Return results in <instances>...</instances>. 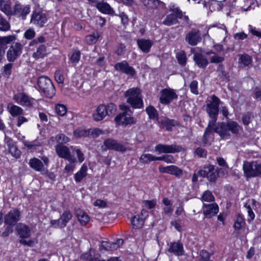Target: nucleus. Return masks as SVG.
I'll use <instances>...</instances> for the list:
<instances>
[{"label": "nucleus", "instance_id": "412c9836", "mask_svg": "<svg viewBox=\"0 0 261 261\" xmlns=\"http://www.w3.org/2000/svg\"><path fill=\"white\" fill-rule=\"evenodd\" d=\"M159 170L161 173H166L174 175L176 177H180L182 175V170L176 166L171 165L166 167L160 166Z\"/></svg>", "mask_w": 261, "mask_h": 261}, {"label": "nucleus", "instance_id": "b1692460", "mask_svg": "<svg viewBox=\"0 0 261 261\" xmlns=\"http://www.w3.org/2000/svg\"><path fill=\"white\" fill-rule=\"evenodd\" d=\"M5 142L12 156L16 159L19 158L21 151L17 148L12 139L10 138H6Z\"/></svg>", "mask_w": 261, "mask_h": 261}, {"label": "nucleus", "instance_id": "f704fd0d", "mask_svg": "<svg viewBox=\"0 0 261 261\" xmlns=\"http://www.w3.org/2000/svg\"><path fill=\"white\" fill-rule=\"evenodd\" d=\"M177 18H179L174 14L171 13L168 15L163 21V24L167 26H171L178 22Z\"/></svg>", "mask_w": 261, "mask_h": 261}, {"label": "nucleus", "instance_id": "4c0bfd02", "mask_svg": "<svg viewBox=\"0 0 261 261\" xmlns=\"http://www.w3.org/2000/svg\"><path fill=\"white\" fill-rule=\"evenodd\" d=\"M46 54V47L44 45L41 44L37 48V51L33 54V57L35 59L43 58Z\"/></svg>", "mask_w": 261, "mask_h": 261}, {"label": "nucleus", "instance_id": "2eb2a0df", "mask_svg": "<svg viewBox=\"0 0 261 261\" xmlns=\"http://www.w3.org/2000/svg\"><path fill=\"white\" fill-rule=\"evenodd\" d=\"M47 22L45 14L41 12L33 11L31 15V22L35 25L41 28Z\"/></svg>", "mask_w": 261, "mask_h": 261}, {"label": "nucleus", "instance_id": "bb28decb", "mask_svg": "<svg viewBox=\"0 0 261 261\" xmlns=\"http://www.w3.org/2000/svg\"><path fill=\"white\" fill-rule=\"evenodd\" d=\"M139 48L145 53H148L153 45V42L149 39H140L137 41Z\"/></svg>", "mask_w": 261, "mask_h": 261}, {"label": "nucleus", "instance_id": "4468645a", "mask_svg": "<svg viewBox=\"0 0 261 261\" xmlns=\"http://www.w3.org/2000/svg\"><path fill=\"white\" fill-rule=\"evenodd\" d=\"M20 212L16 208L11 210L4 217L5 224L14 225L20 220Z\"/></svg>", "mask_w": 261, "mask_h": 261}, {"label": "nucleus", "instance_id": "9b49d317", "mask_svg": "<svg viewBox=\"0 0 261 261\" xmlns=\"http://www.w3.org/2000/svg\"><path fill=\"white\" fill-rule=\"evenodd\" d=\"M182 150V147L179 145L172 144L167 145L159 144L154 147V150L158 153H174L179 152Z\"/></svg>", "mask_w": 261, "mask_h": 261}, {"label": "nucleus", "instance_id": "e2e57ef3", "mask_svg": "<svg viewBox=\"0 0 261 261\" xmlns=\"http://www.w3.org/2000/svg\"><path fill=\"white\" fill-rule=\"evenodd\" d=\"M81 58V53L80 51H74L71 57H70V60L73 63H77Z\"/></svg>", "mask_w": 261, "mask_h": 261}, {"label": "nucleus", "instance_id": "5701e85b", "mask_svg": "<svg viewBox=\"0 0 261 261\" xmlns=\"http://www.w3.org/2000/svg\"><path fill=\"white\" fill-rule=\"evenodd\" d=\"M16 230L18 235L22 239L29 238L31 235L30 228L23 223H18L17 225Z\"/></svg>", "mask_w": 261, "mask_h": 261}, {"label": "nucleus", "instance_id": "13d9d810", "mask_svg": "<svg viewBox=\"0 0 261 261\" xmlns=\"http://www.w3.org/2000/svg\"><path fill=\"white\" fill-rule=\"evenodd\" d=\"M55 140L59 143H66L69 141V138L63 134L57 135Z\"/></svg>", "mask_w": 261, "mask_h": 261}, {"label": "nucleus", "instance_id": "49530a36", "mask_svg": "<svg viewBox=\"0 0 261 261\" xmlns=\"http://www.w3.org/2000/svg\"><path fill=\"white\" fill-rule=\"evenodd\" d=\"M89 134V132L83 128H77L73 132V135L76 138L86 137Z\"/></svg>", "mask_w": 261, "mask_h": 261}, {"label": "nucleus", "instance_id": "c03bdc74", "mask_svg": "<svg viewBox=\"0 0 261 261\" xmlns=\"http://www.w3.org/2000/svg\"><path fill=\"white\" fill-rule=\"evenodd\" d=\"M146 112L149 117L152 119H156L158 117V113L156 110L152 106H148L146 109Z\"/></svg>", "mask_w": 261, "mask_h": 261}, {"label": "nucleus", "instance_id": "bf43d9fd", "mask_svg": "<svg viewBox=\"0 0 261 261\" xmlns=\"http://www.w3.org/2000/svg\"><path fill=\"white\" fill-rule=\"evenodd\" d=\"M71 148L73 151H75L76 152L79 162H83L85 160V158L84 155L81 150L80 149L76 148L73 146H71Z\"/></svg>", "mask_w": 261, "mask_h": 261}, {"label": "nucleus", "instance_id": "c85d7f7f", "mask_svg": "<svg viewBox=\"0 0 261 261\" xmlns=\"http://www.w3.org/2000/svg\"><path fill=\"white\" fill-rule=\"evenodd\" d=\"M0 10L7 16H13V7H11V3L4 0L0 1Z\"/></svg>", "mask_w": 261, "mask_h": 261}, {"label": "nucleus", "instance_id": "72a5a7b5", "mask_svg": "<svg viewBox=\"0 0 261 261\" xmlns=\"http://www.w3.org/2000/svg\"><path fill=\"white\" fill-rule=\"evenodd\" d=\"M144 223V218L140 215L135 216L131 220L133 227L135 229H139L143 227Z\"/></svg>", "mask_w": 261, "mask_h": 261}, {"label": "nucleus", "instance_id": "0e129e2a", "mask_svg": "<svg viewBox=\"0 0 261 261\" xmlns=\"http://www.w3.org/2000/svg\"><path fill=\"white\" fill-rule=\"evenodd\" d=\"M143 204L144 206L148 208H153L156 205V200L154 199L151 200H144L143 201Z\"/></svg>", "mask_w": 261, "mask_h": 261}, {"label": "nucleus", "instance_id": "f03ea898", "mask_svg": "<svg viewBox=\"0 0 261 261\" xmlns=\"http://www.w3.org/2000/svg\"><path fill=\"white\" fill-rule=\"evenodd\" d=\"M214 130L218 133L221 138L228 139L230 137V132L233 134H237L241 127L235 121H231L226 123H221L215 125Z\"/></svg>", "mask_w": 261, "mask_h": 261}, {"label": "nucleus", "instance_id": "aec40b11", "mask_svg": "<svg viewBox=\"0 0 261 261\" xmlns=\"http://www.w3.org/2000/svg\"><path fill=\"white\" fill-rule=\"evenodd\" d=\"M105 146L108 149L118 151L124 152L126 151L125 146L117 141L112 139H108L104 142Z\"/></svg>", "mask_w": 261, "mask_h": 261}, {"label": "nucleus", "instance_id": "7c9ffc66", "mask_svg": "<svg viewBox=\"0 0 261 261\" xmlns=\"http://www.w3.org/2000/svg\"><path fill=\"white\" fill-rule=\"evenodd\" d=\"M30 166L37 171L43 170L44 165L43 163L39 159L34 158L31 159L29 161Z\"/></svg>", "mask_w": 261, "mask_h": 261}, {"label": "nucleus", "instance_id": "6ab92c4d", "mask_svg": "<svg viewBox=\"0 0 261 261\" xmlns=\"http://www.w3.org/2000/svg\"><path fill=\"white\" fill-rule=\"evenodd\" d=\"M13 99L21 106H30L32 105V99L23 92L17 93L13 95Z\"/></svg>", "mask_w": 261, "mask_h": 261}, {"label": "nucleus", "instance_id": "a19ab883", "mask_svg": "<svg viewBox=\"0 0 261 261\" xmlns=\"http://www.w3.org/2000/svg\"><path fill=\"white\" fill-rule=\"evenodd\" d=\"M206 54L208 55H212L210 58V62L212 63H220L223 62L224 60V57L219 56L213 51L207 52Z\"/></svg>", "mask_w": 261, "mask_h": 261}, {"label": "nucleus", "instance_id": "4d7b16f0", "mask_svg": "<svg viewBox=\"0 0 261 261\" xmlns=\"http://www.w3.org/2000/svg\"><path fill=\"white\" fill-rule=\"evenodd\" d=\"M36 35L35 31L33 28H29L24 33V37L28 40L33 39Z\"/></svg>", "mask_w": 261, "mask_h": 261}, {"label": "nucleus", "instance_id": "603ef678", "mask_svg": "<svg viewBox=\"0 0 261 261\" xmlns=\"http://www.w3.org/2000/svg\"><path fill=\"white\" fill-rule=\"evenodd\" d=\"M108 116H113L117 110V107L115 105L110 103L106 106Z\"/></svg>", "mask_w": 261, "mask_h": 261}, {"label": "nucleus", "instance_id": "4be33fe9", "mask_svg": "<svg viewBox=\"0 0 261 261\" xmlns=\"http://www.w3.org/2000/svg\"><path fill=\"white\" fill-rule=\"evenodd\" d=\"M16 39V36L15 35L0 36V56L4 54L7 48V45L14 41Z\"/></svg>", "mask_w": 261, "mask_h": 261}, {"label": "nucleus", "instance_id": "f257e3e1", "mask_svg": "<svg viewBox=\"0 0 261 261\" xmlns=\"http://www.w3.org/2000/svg\"><path fill=\"white\" fill-rule=\"evenodd\" d=\"M220 102V99L214 94L206 101V110L211 120L209 121L208 126L203 135V142L204 144L207 143V138L212 133L213 127L217 120Z\"/></svg>", "mask_w": 261, "mask_h": 261}, {"label": "nucleus", "instance_id": "a211bd4d", "mask_svg": "<svg viewBox=\"0 0 261 261\" xmlns=\"http://www.w3.org/2000/svg\"><path fill=\"white\" fill-rule=\"evenodd\" d=\"M167 245V251L177 256H181L184 254L183 244L180 241L170 242Z\"/></svg>", "mask_w": 261, "mask_h": 261}, {"label": "nucleus", "instance_id": "ea45409f", "mask_svg": "<svg viewBox=\"0 0 261 261\" xmlns=\"http://www.w3.org/2000/svg\"><path fill=\"white\" fill-rule=\"evenodd\" d=\"M168 8L169 11L172 12V13L174 14L177 17H178L179 18L182 17V12L176 4L173 3L170 4L168 6Z\"/></svg>", "mask_w": 261, "mask_h": 261}, {"label": "nucleus", "instance_id": "a878e982", "mask_svg": "<svg viewBox=\"0 0 261 261\" xmlns=\"http://www.w3.org/2000/svg\"><path fill=\"white\" fill-rule=\"evenodd\" d=\"M219 211V207L216 203L204 204L203 214L206 217H211L216 215Z\"/></svg>", "mask_w": 261, "mask_h": 261}, {"label": "nucleus", "instance_id": "5fc2aeb1", "mask_svg": "<svg viewBox=\"0 0 261 261\" xmlns=\"http://www.w3.org/2000/svg\"><path fill=\"white\" fill-rule=\"evenodd\" d=\"M158 161H163L168 164L175 163V159L171 155H165L158 156Z\"/></svg>", "mask_w": 261, "mask_h": 261}, {"label": "nucleus", "instance_id": "de8ad7c7", "mask_svg": "<svg viewBox=\"0 0 261 261\" xmlns=\"http://www.w3.org/2000/svg\"><path fill=\"white\" fill-rule=\"evenodd\" d=\"M13 67L12 63H8L6 64L2 69V74L3 76L6 77H9L11 74V70Z\"/></svg>", "mask_w": 261, "mask_h": 261}, {"label": "nucleus", "instance_id": "f3484780", "mask_svg": "<svg viewBox=\"0 0 261 261\" xmlns=\"http://www.w3.org/2000/svg\"><path fill=\"white\" fill-rule=\"evenodd\" d=\"M202 176H206L210 181H215L218 176V173L214 165H210L204 168L203 170L199 171Z\"/></svg>", "mask_w": 261, "mask_h": 261}, {"label": "nucleus", "instance_id": "7ed1b4c3", "mask_svg": "<svg viewBox=\"0 0 261 261\" xmlns=\"http://www.w3.org/2000/svg\"><path fill=\"white\" fill-rule=\"evenodd\" d=\"M126 102L134 109H141L143 107L142 91L135 87L128 89L124 93Z\"/></svg>", "mask_w": 261, "mask_h": 261}, {"label": "nucleus", "instance_id": "39448f33", "mask_svg": "<svg viewBox=\"0 0 261 261\" xmlns=\"http://www.w3.org/2000/svg\"><path fill=\"white\" fill-rule=\"evenodd\" d=\"M243 170L247 179L259 176L261 175V163L256 161H244Z\"/></svg>", "mask_w": 261, "mask_h": 261}, {"label": "nucleus", "instance_id": "473e14b6", "mask_svg": "<svg viewBox=\"0 0 261 261\" xmlns=\"http://www.w3.org/2000/svg\"><path fill=\"white\" fill-rule=\"evenodd\" d=\"M156 161H158V156L150 153H143L139 158V161L143 164Z\"/></svg>", "mask_w": 261, "mask_h": 261}, {"label": "nucleus", "instance_id": "20e7f679", "mask_svg": "<svg viewBox=\"0 0 261 261\" xmlns=\"http://www.w3.org/2000/svg\"><path fill=\"white\" fill-rule=\"evenodd\" d=\"M120 109L123 112L115 118V121L119 125H127L134 124L137 122L136 119L132 116L133 112L128 106L125 105H121Z\"/></svg>", "mask_w": 261, "mask_h": 261}, {"label": "nucleus", "instance_id": "338daca9", "mask_svg": "<svg viewBox=\"0 0 261 261\" xmlns=\"http://www.w3.org/2000/svg\"><path fill=\"white\" fill-rule=\"evenodd\" d=\"M234 38L238 40H244L247 37V35L244 32L237 33L234 34Z\"/></svg>", "mask_w": 261, "mask_h": 261}, {"label": "nucleus", "instance_id": "052dcab7", "mask_svg": "<svg viewBox=\"0 0 261 261\" xmlns=\"http://www.w3.org/2000/svg\"><path fill=\"white\" fill-rule=\"evenodd\" d=\"M244 224V220L243 218L241 216H239L234 222V228L236 230H239L241 228Z\"/></svg>", "mask_w": 261, "mask_h": 261}, {"label": "nucleus", "instance_id": "f8f14e48", "mask_svg": "<svg viewBox=\"0 0 261 261\" xmlns=\"http://www.w3.org/2000/svg\"><path fill=\"white\" fill-rule=\"evenodd\" d=\"M56 151L60 158L67 160L69 163L76 162V158L71 155L69 149L67 146L59 144L56 147Z\"/></svg>", "mask_w": 261, "mask_h": 261}, {"label": "nucleus", "instance_id": "393cba45", "mask_svg": "<svg viewBox=\"0 0 261 261\" xmlns=\"http://www.w3.org/2000/svg\"><path fill=\"white\" fill-rule=\"evenodd\" d=\"M106 116H107L106 106L103 104L100 105L92 115L94 120L96 121L102 120Z\"/></svg>", "mask_w": 261, "mask_h": 261}, {"label": "nucleus", "instance_id": "2f4dec72", "mask_svg": "<svg viewBox=\"0 0 261 261\" xmlns=\"http://www.w3.org/2000/svg\"><path fill=\"white\" fill-rule=\"evenodd\" d=\"M96 7L99 11L103 13L111 14L114 12L113 8L106 2L97 3Z\"/></svg>", "mask_w": 261, "mask_h": 261}, {"label": "nucleus", "instance_id": "ddd939ff", "mask_svg": "<svg viewBox=\"0 0 261 261\" xmlns=\"http://www.w3.org/2000/svg\"><path fill=\"white\" fill-rule=\"evenodd\" d=\"M201 40V34L199 30L193 29L186 36L185 40L190 45L195 46Z\"/></svg>", "mask_w": 261, "mask_h": 261}, {"label": "nucleus", "instance_id": "680f3d73", "mask_svg": "<svg viewBox=\"0 0 261 261\" xmlns=\"http://www.w3.org/2000/svg\"><path fill=\"white\" fill-rule=\"evenodd\" d=\"M123 244L122 239H118L115 242L111 243V251L118 249Z\"/></svg>", "mask_w": 261, "mask_h": 261}, {"label": "nucleus", "instance_id": "6e6d98bb", "mask_svg": "<svg viewBox=\"0 0 261 261\" xmlns=\"http://www.w3.org/2000/svg\"><path fill=\"white\" fill-rule=\"evenodd\" d=\"M55 79L56 82L59 84H63L64 81V77L63 72L61 70H58L55 72Z\"/></svg>", "mask_w": 261, "mask_h": 261}, {"label": "nucleus", "instance_id": "774afa93", "mask_svg": "<svg viewBox=\"0 0 261 261\" xmlns=\"http://www.w3.org/2000/svg\"><path fill=\"white\" fill-rule=\"evenodd\" d=\"M100 249H103L106 251H111V243L107 241L102 242Z\"/></svg>", "mask_w": 261, "mask_h": 261}, {"label": "nucleus", "instance_id": "423d86ee", "mask_svg": "<svg viewBox=\"0 0 261 261\" xmlns=\"http://www.w3.org/2000/svg\"><path fill=\"white\" fill-rule=\"evenodd\" d=\"M38 85L40 90L48 98L53 97L55 94V88L51 81L47 76H42L38 78Z\"/></svg>", "mask_w": 261, "mask_h": 261}, {"label": "nucleus", "instance_id": "3c124183", "mask_svg": "<svg viewBox=\"0 0 261 261\" xmlns=\"http://www.w3.org/2000/svg\"><path fill=\"white\" fill-rule=\"evenodd\" d=\"M216 28V32L218 33V34L221 35L222 36H225L224 38L223 39V41H225V39H226L227 37V31L226 29V27L223 25L221 24L220 27H216L214 26Z\"/></svg>", "mask_w": 261, "mask_h": 261}, {"label": "nucleus", "instance_id": "9d476101", "mask_svg": "<svg viewBox=\"0 0 261 261\" xmlns=\"http://www.w3.org/2000/svg\"><path fill=\"white\" fill-rule=\"evenodd\" d=\"M23 46L19 42L13 43L7 53V58L9 62H14L21 54Z\"/></svg>", "mask_w": 261, "mask_h": 261}, {"label": "nucleus", "instance_id": "0eeeda50", "mask_svg": "<svg viewBox=\"0 0 261 261\" xmlns=\"http://www.w3.org/2000/svg\"><path fill=\"white\" fill-rule=\"evenodd\" d=\"M31 6L29 5H23L16 2L13 6V16L22 20H24L27 16L30 13Z\"/></svg>", "mask_w": 261, "mask_h": 261}, {"label": "nucleus", "instance_id": "58836bf2", "mask_svg": "<svg viewBox=\"0 0 261 261\" xmlns=\"http://www.w3.org/2000/svg\"><path fill=\"white\" fill-rule=\"evenodd\" d=\"M11 25L9 22L0 14V31L7 32L10 30Z\"/></svg>", "mask_w": 261, "mask_h": 261}, {"label": "nucleus", "instance_id": "09e8293b", "mask_svg": "<svg viewBox=\"0 0 261 261\" xmlns=\"http://www.w3.org/2000/svg\"><path fill=\"white\" fill-rule=\"evenodd\" d=\"M55 111L58 115L63 116L67 113V109L64 105L58 104L56 106Z\"/></svg>", "mask_w": 261, "mask_h": 261}, {"label": "nucleus", "instance_id": "e433bc0d", "mask_svg": "<svg viewBox=\"0 0 261 261\" xmlns=\"http://www.w3.org/2000/svg\"><path fill=\"white\" fill-rule=\"evenodd\" d=\"M77 217L79 221L82 225H86L90 221L89 216L84 212L80 211L77 213Z\"/></svg>", "mask_w": 261, "mask_h": 261}, {"label": "nucleus", "instance_id": "37998d69", "mask_svg": "<svg viewBox=\"0 0 261 261\" xmlns=\"http://www.w3.org/2000/svg\"><path fill=\"white\" fill-rule=\"evenodd\" d=\"M144 6L148 9H154L159 4V0H142Z\"/></svg>", "mask_w": 261, "mask_h": 261}, {"label": "nucleus", "instance_id": "864d4df0", "mask_svg": "<svg viewBox=\"0 0 261 261\" xmlns=\"http://www.w3.org/2000/svg\"><path fill=\"white\" fill-rule=\"evenodd\" d=\"M214 197L211 192L209 191H205L202 195V200L206 202H212L214 201Z\"/></svg>", "mask_w": 261, "mask_h": 261}, {"label": "nucleus", "instance_id": "6e6552de", "mask_svg": "<svg viewBox=\"0 0 261 261\" xmlns=\"http://www.w3.org/2000/svg\"><path fill=\"white\" fill-rule=\"evenodd\" d=\"M72 217L71 213L69 211H65L59 219L53 220L50 221V226L56 228H64Z\"/></svg>", "mask_w": 261, "mask_h": 261}, {"label": "nucleus", "instance_id": "dca6fc26", "mask_svg": "<svg viewBox=\"0 0 261 261\" xmlns=\"http://www.w3.org/2000/svg\"><path fill=\"white\" fill-rule=\"evenodd\" d=\"M114 68L117 71H121L132 76H134L136 74L134 68L129 66L125 61L116 63L114 66Z\"/></svg>", "mask_w": 261, "mask_h": 261}, {"label": "nucleus", "instance_id": "79ce46f5", "mask_svg": "<svg viewBox=\"0 0 261 261\" xmlns=\"http://www.w3.org/2000/svg\"><path fill=\"white\" fill-rule=\"evenodd\" d=\"M251 57L247 54L241 55L239 56V62L244 66H248L252 63Z\"/></svg>", "mask_w": 261, "mask_h": 261}, {"label": "nucleus", "instance_id": "c9c22d12", "mask_svg": "<svg viewBox=\"0 0 261 261\" xmlns=\"http://www.w3.org/2000/svg\"><path fill=\"white\" fill-rule=\"evenodd\" d=\"M87 166L83 164L80 171L74 175V179L76 182L81 181L87 175Z\"/></svg>", "mask_w": 261, "mask_h": 261}, {"label": "nucleus", "instance_id": "c756f323", "mask_svg": "<svg viewBox=\"0 0 261 261\" xmlns=\"http://www.w3.org/2000/svg\"><path fill=\"white\" fill-rule=\"evenodd\" d=\"M7 110L13 117H16L21 115L23 110L20 107L10 103L8 105Z\"/></svg>", "mask_w": 261, "mask_h": 261}, {"label": "nucleus", "instance_id": "a18cd8bd", "mask_svg": "<svg viewBox=\"0 0 261 261\" xmlns=\"http://www.w3.org/2000/svg\"><path fill=\"white\" fill-rule=\"evenodd\" d=\"M99 35L97 32H94L92 34L88 35L86 37V41L89 44H93L96 42Z\"/></svg>", "mask_w": 261, "mask_h": 261}, {"label": "nucleus", "instance_id": "cd10ccee", "mask_svg": "<svg viewBox=\"0 0 261 261\" xmlns=\"http://www.w3.org/2000/svg\"><path fill=\"white\" fill-rule=\"evenodd\" d=\"M193 60L195 64L200 68H205L208 65V62L205 57L200 53H195L194 55Z\"/></svg>", "mask_w": 261, "mask_h": 261}, {"label": "nucleus", "instance_id": "69168bd1", "mask_svg": "<svg viewBox=\"0 0 261 261\" xmlns=\"http://www.w3.org/2000/svg\"><path fill=\"white\" fill-rule=\"evenodd\" d=\"M197 86L198 82L196 81H193L190 85L191 91L195 94H198Z\"/></svg>", "mask_w": 261, "mask_h": 261}, {"label": "nucleus", "instance_id": "1a4fd4ad", "mask_svg": "<svg viewBox=\"0 0 261 261\" xmlns=\"http://www.w3.org/2000/svg\"><path fill=\"white\" fill-rule=\"evenodd\" d=\"M160 101L163 105H168L178 97L176 91L172 89L165 88L160 92Z\"/></svg>", "mask_w": 261, "mask_h": 261}, {"label": "nucleus", "instance_id": "8fccbe9b", "mask_svg": "<svg viewBox=\"0 0 261 261\" xmlns=\"http://www.w3.org/2000/svg\"><path fill=\"white\" fill-rule=\"evenodd\" d=\"M176 58L179 64L184 66L187 62V57L184 51L179 52L176 54Z\"/></svg>", "mask_w": 261, "mask_h": 261}]
</instances>
